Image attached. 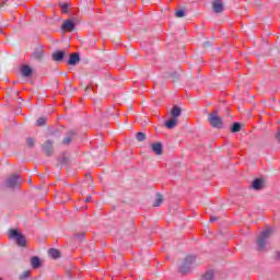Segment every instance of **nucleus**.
<instances>
[{"instance_id": "39448f33", "label": "nucleus", "mask_w": 280, "mask_h": 280, "mask_svg": "<svg viewBox=\"0 0 280 280\" xmlns=\"http://www.w3.org/2000/svg\"><path fill=\"white\" fill-rule=\"evenodd\" d=\"M165 126L166 128H168V130H172V128H176V126H178V118H171L166 120Z\"/></svg>"}, {"instance_id": "ddd939ff", "label": "nucleus", "mask_w": 280, "mask_h": 280, "mask_svg": "<svg viewBox=\"0 0 280 280\" xmlns=\"http://www.w3.org/2000/svg\"><path fill=\"white\" fill-rule=\"evenodd\" d=\"M31 266L32 268L36 269V268H40V259H38V257H33L31 259Z\"/></svg>"}, {"instance_id": "2eb2a0df", "label": "nucleus", "mask_w": 280, "mask_h": 280, "mask_svg": "<svg viewBox=\"0 0 280 280\" xmlns=\"http://www.w3.org/2000/svg\"><path fill=\"white\" fill-rule=\"evenodd\" d=\"M19 183V176L14 175L8 180L9 187H14Z\"/></svg>"}, {"instance_id": "dca6fc26", "label": "nucleus", "mask_w": 280, "mask_h": 280, "mask_svg": "<svg viewBox=\"0 0 280 280\" xmlns=\"http://www.w3.org/2000/svg\"><path fill=\"white\" fill-rule=\"evenodd\" d=\"M162 202H163V196L156 195L155 201L153 202V207H161Z\"/></svg>"}, {"instance_id": "f03ea898", "label": "nucleus", "mask_w": 280, "mask_h": 280, "mask_svg": "<svg viewBox=\"0 0 280 280\" xmlns=\"http://www.w3.org/2000/svg\"><path fill=\"white\" fill-rule=\"evenodd\" d=\"M209 124L213 128H222V118L218 116V112H213L209 115Z\"/></svg>"}, {"instance_id": "393cba45", "label": "nucleus", "mask_w": 280, "mask_h": 280, "mask_svg": "<svg viewBox=\"0 0 280 280\" xmlns=\"http://www.w3.org/2000/svg\"><path fill=\"white\" fill-rule=\"evenodd\" d=\"M276 139H277V141H279V143H280V129L278 130V133L276 135Z\"/></svg>"}, {"instance_id": "412c9836", "label": "nucleus", "mask_w": 280, "mask_h": 280, "mask_svg": "<svg viewBox=\"0 0 280 280\" xmlns=\"http://www.w3.org/2000/svg\"><path fill=\"white\" fill-rule=\"evenodd\" d=\"M30 275H32V272L30 270L24 271L23 275L20 276V279L21 280L28 279Z\"/></svg>"}, {"instance_id": "4be33fe9", "label": "nucleus", "mask_w": 280, "mask_h": 280, "mask_svg": "<svg viewBox=\"0 0 280 280\" xmlns=\"http://www.w3.org/2000/svg\"><path fill=\"white\" fill-rule=\"evenodd\" d=\"M175 16H177V19H183V16H185V11L178 10V11L175 13Z\"/></svg>"}, {"instance_id": "b1692460", "label": "nucleus", "mask_w": 280, "mask_h": 280, "mask_svg": "<svg viewBox=\"0 0 280 280\" xmlns=\"http://www.w3.org/2000/svg\"><path fill=\"white\" fill-rule=\"evenodd\" d=\"M27 143H28V145L32 147V145H34V140H33L32 138H28V139H27Z\"/></svg>"}, {"instance_id": "f8f14e48", "label": "nucleus", "mask_w": 280, "mask_h": 280, "mask_svg": "<svg viewBox=\"0 0 280 280\" xmlns=\"http://www.w3.org/2000/svg\"><path fill=\"white\" fill-rule=\"evenodd\" d=\"M252 186L253 189H264V179H255Z\"/></svg>"}, {"instance_id": "aec40b11", "label": "nucleus", "mask_w": 280, "mask_h": 280, "mask_svg": "<svg viewBox=\"0 0 280 280\" xmlns=\"http://www.w3.org/2000/svg\"><path fill=\"white\" fill-rule=\"evenodd\" d=\"M136 139H138V141H145V133L138 132Z\"/></svg>"}, {"instance_id": "a211bd4d", "label": "nucleus", "mask_w": 280, "mask_h": 280, "mask_svg": "<svg viewBox=\"0 0 280 280\" xmlns=\"http://www.w3.org/2000/svg\"><path fill=\"white\" fill-rule=\"evenodd\" d=\"M201 280H213V271H208L206 275H203Z\"/></svg>"}, {"instance_id": "423d86ee", "label": "nucleus", "mask_w": 280, "mask_h": 280, "mask_svg": "<svg viewBox=\"0 0 280 280\" xmlns=\"http://www.w3.org/2000/svg\"><path fill=\"white\" fill-rule=\"evenodd\" d=\"M183 109H180V107L178 106H174L171 109V116L173 117V119H178V116L182 115Z\"/></svg>"}, {"instance_id": "4468645a", "label": "nucleus", "mask_w": 280, "mask_h": 280, "mask_svg": "<svg viewBox=\"0 0 280 280\" xmlns=\"http://www.w3.org/2000/svg\"><path fill=\"white\" fill-rule=\"evenodd\" d=\"M48 255L52 259H58V257H60V252L58 249L52 248V249H49Z\"/></svg>"}, {"instance_id": "6ab92c4d", "label": "nucleus", "mask_w": 280, "mask_h": 280, "mask_svg": "<svg viewBox=\"0 0 280 280\" xmlns=\"http://www.w3.org/2000/svg\"><path fill=\"white\" fill-rule=\"evenodd\" d=\"M59 8L63 14H67V10H69V5L67 3L59 4Z\"/></svg>"}, {"instance_id": "6e6552de", "label": "nucleus", "mask_w": 280, "mask_h": 280, "mask_svg": "<svg viewBox=\"0 0 280 280\" xmlns=\"http://www.w3.org/2000/svg\"><path fill=\"white\" fill-rule=\"evenodd\" d=\"M213 10L217 13L222 12V10H224V4H222V1H220V0L214 1L213 2Z\"/></svg>"}, {"instance_id": "9b49d317", "label": "nucleus", "mask_w": 280, "mask_h": 280, "mask_svg": "<svg viewBox=\"0 0 280 280\" xmlns=\"http://www.w3.org/2000/svg\"><path fill=\"white\" fill-rule=\"evenodd\" d=\"M62 58H65V52L63 51H56L52 54V59L56 61V62H60V60H62Z\"/></svg>"}, {"instance_id": "1a4fd4ad", "label": "nucleus", "mask_w": 280, "mask_h": 280, "mask_svg": "<svg viewBox=\"0 0 280 280\" xmlns=\"http://www.w3.org/2000/svg\"><path fill=\"white\" fill-rule=\"evenodd\" d=\"M21 73L24 78H30V75H32V68H30V66H22Z\"/></svg>"}, {"instance_id": "5701e85b", "label": "nucleus", "mask_w": 280, "mask_h": 280, "mask_svg": "<svg viewBox=\"0 0 280 280\" xmlns=\"http://www.w3.org/2000/svg\"><path fill=\"white\" fill-rule=\"evenodd\" d=\"M46 121H47V119H45V118H39V119L37 120V126H45Z\"/></svg>"}, {"instance_id": "a878e982", "label": "nucleus", "mask_w": 280, "mask_h": 280, "mask_svg": "<svg viewBox=\"0 0 280 280\" xmlns=\"http://www.w3.org/2000/svg\"><path fill=\"white\" fill-rule=\"evenodd\" d=\"M63 143H71V139H65Z\"/></svg>"}, {"instance_id": "7ed1b4c3", "label": "nucleus", "mask_w": 280, "mask_h": 280, "mask_svg": "<svg viewBox=\"0 0 280 280\" xmlns=\"http://www.w3.org/2000/svg\"><path fill=\"white\" fill-rule=\"evenodd\" d=\"M271 234H272V231L270 230H266L261 232L257 242L258 250H264V246H266V240H268V237H270Z\"/></svg>"}, {"instance_id": "0eeeda50", "label": "nucleus", "mask_w": 280, "mask_h": 280, "mask_svg": "<svg viewBox=\"0 0 280 280\" xmlns=\"http://www.w3.org/2000/svg\"><path fill=\"white\" fill-rule=\"evenodd\" d=\"M151 148L155 154H158V155L163 154V145H161V143H159V142L153 143V144H151Z\"/></svg>"}, {"instance_id": "f257e3e1", "label": "nucleus", "mask_w": 280, "mask_h": 280, "mask_svg": "<svg viewBox=\"0 0 280 280\" xmlns=\"http://www.w3.org/2000/svg\"><path fill=\"white\" fill-rule=\"evenodd\" d=\"M10 240H15L18 246H25V236H22L16 230L9 231Z\"/></svg>"}, {"instance_id": "9d476101", "label": "nucleus", "mask_w": 280, "mask_h": 280, "mask_svg": "<svg viewBox=\"0 0 280 280\" xmlns=\"http://www.w3.org/2000/svg\"><path fill=\"white\" fill-rule=\"evenodd\" d=\"M78 62H80V55H78V54L70 55L68 63L69 65H78Z\"/></svg>"}, {"instance_id": "20e7f679", "label": "nucleus", "mask_w": 280, "mask_h": 280, "mask_svg": "<svg viewBox=\"0 0 280 280\" xmlns=\"http://www.w3.org/2000/svg\"><path fill=\"white\" fill-rule=\"evenodd\" d=\"M75 27V24L73 23V21L71 20H68V21H65L61 25V30L63 32H73V28Z\"/></svg>"}, {"instance_id": "f3484780", "label": "nucleus", "mask_w": 280, "mask_h": 280, "mask_svg": "<svg viewBox=\"0 0 280 280\" xmlns=\"http://www.w3.org/2000/svg\"><path fill=\"white\" fill-rule=\"evenodd\" d=\"M231 130L232 132H240V130H242V125H240V122H234Z\"/></svg>"}]
</instances>
